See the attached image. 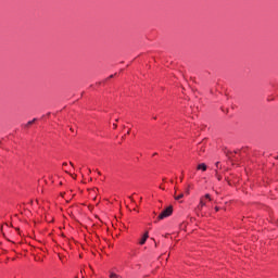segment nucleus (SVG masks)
Returning a JSON list of instances; mask_svg holds the SVG:
<instances>
[{"label":"nucleus","instance_id":"4","mask_svg":"<svg viewBox=\"0 0 278 278\" xmlns=\"http://www.w3.org/2000/svg\"><path fill=\"white\" fill-rule=\"evenodd\" d=\"M203 207H205V202H203V200H201L198 205V211L201 212V210H203Z\"/></svg>","mask_w":278,"mask_h":278},{"label":"nucleus","instance_id":"2","mask_svg":"<svg viewBox=\"0 0 278 278\" xmlns=\"http://www.w3.org/2000/svg\"><path fill=\"white\" fill-rule=\"evenodd\" d=\"M147 240H149V232H146L142 237L141 240L139 242V244H146Z\"/></svg>","mask_w":278,"mask_h":278},{"label":"nucleus","instance_id":"7","mask_svg":"<svg viewBox=\"0 0 278 278\" xmlns=\"http://www.w3.org/2000/svg\"><path fill=\"white\" fill-rule=\"evenodd\" d=\"M181 199H184V193H180V194H178V195H175V200H176V201H179V200H181Z\"/></svg>","mask_w":278,"mask_h":278},{"label":"nucleus","instance_id":"8","mask_svg":"<svg viewBox=\"0 0 278 278\" xmlns=\"http://www.w3.org/2000/svg\"><path fill=\"white\" fill-rule=\"evenodd\" d=\"M204 198H205V199H208V201H211V195H210V193H206V194L204 195Z\"/></svg>","mask_w":278,"mask_h":278},{"label":"nucleus","instance_id":"10","mask_svg":"<svg viewBox=\"0 0 278 278\" xmlns=\"http://www.w3.org/2000/svg\"><path fill=\"white\" fill-rule=\"evenodd\" d=\"M71 178H72V179H75V175L71 174Z\"/></svg>","mask_w":278,"mask_h":278},{"label":"nucleus","instance_id":"12","mask_svg":"<svg viewBox=\"0 0 278 278\" xmlns=\"http://www.w3.org/2000/svg\"><path fill=\"white\" fill-rule=\"evenodd\" d=\"M110 77L112 78V77H114V75H111Z\"/></svg>","mask_w":278,"mask_h":278},{"label":"nucleus","instance_id":"9","mask_svg":"<svg viewBox=\"0 0 278 278\" xmlns=\"http://www.w3.org/2000/svg\"><path fill=\"white\" fill-rule=\"evenodd\" d=\"M218 164H220V162H216L215 163L216 168H218Z\"/></svg>","mask_w":278,"mask_h":278},{"label":"nucleus","instance_id":"1","mask_svg":"<svg viewBox=\"0 0 278 278\" xmlns=\"http://www.w3.org/2000/svg\"><path fill=\"white\" fill-rule=\"evenodd\" d=\"M173 214V206H167L164 208L159 215V220H164V218H168Z\"/></svg>","mask_w":278,"mask_h":278},{"label":"nucleus","instance_id":"11","mask_svg":"<svg viewBox=\"0 0 278 278\" xmlns=\"http://www.w3.org/2000/svg\"><path fill=\"white\" fill-rule=\"evenodd\" d=\"M63 166H67V163H63Z\"/></svg>","mask_w":278,"mask_h":278},{"label":"nucleus","instance_id":"13","mask_svg":"<svg viewBox=\"0 0 278 278\" xmlns=\"http://www.w3.org/2000/svg\"><path fill=\"white\" fill-rule=\"evenodd\" d=\"M72 134H73V129H71Z\"/></svg>","mask_w":278,"mask_h":278},{"label":"nucleus","instance_id":"5","mask_svg":"<svg viewBox=\"0 0 278 278\" xmlns=\"http://www.w3.org/2000/svg\"><path fill=\"white\" fill-rule=\"evenodd\" d=\"M110 278H121V276H118L116 273L114 271H110V275H109Z\"/></svg>","mask_w":278,"mask_h":278},{"label":"nucleus","instance_id":"3","mask_svg":"<svg viewBox=\"0 0 278 278\" xmlns=\"http://www.w3.org/2000/svg\"><path fill=\"white\" fill-rule=\"evenodd\" d=\"M198 170H202L203 173H205V170H207V165L205 163H200L198 165Z\"/></svg>","mask_w":278,"mask_h":278},{"label":"nucleus","instance_id":"6","mask_svg":"<svg viewBox=\"0 0 278 278\" xmlns=\"http://www.w3.org/2000/svg\"><path fill=\"white\" fill-rule=\"evenodd\" d=\"M36 121H37V118L29 121L27 124L24 125V127H29L30 125H34V123H36Z\"/></svg>","mask_w":278,"mask_h":278}]
</instances>
